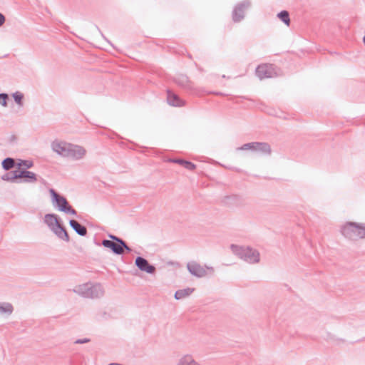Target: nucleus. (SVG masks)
<instances>
[{
	"label": "nucleus",
	"mask_w": 365,
	"mask_h": 365,
	"mask_svg": "<svg viewBox=\"0 0 365 365\" xmlns=\"http://www.w3.org/2000/svg\"><path fill=\"white\" fill-rule=\"evenodd\" d=\"M72 291L76 294L87 299H96L103 297L105 290L100 283L86 282L76 286Z\"/></svg>",
	"instance_id": "nucleus-1"
},
{
	"label": "nucleus",
	"mask_w": 365,
	"mask_h": 365,
	"mask_svg": "<svg viewBox=\"0 0 365 365\" xmlns=\"http://www.w3.org/2000/svg\"><path fill=\"white\" fill-rule=\"evenodd\" d=\"M341 235L352 241L365 238V223L346 222L341 226Z\"/></svg>",
	"instance_id": "nucleus-2"
},
{
	"label": "nucleus",
	"mask_w": 365,
	"mask_h": 365,
	"mask_svg": "<svg viewBox=\"0 0 365 365\" xmlns=\"http://www.w3.org/2000/svg\"><path fill=\"white\" fill-rule=\"evenodd\" d=\"M44 222L59 239L69 242V235L57 215L53 213L45 215Z\"/></svg>",
	"instance_id": "nucleus-3"
},
{
	"label": "nucleus",
	"mask_w": 365,
	"mask_h": 365,
	"mask_svg": "<svg viewBox=\"0 0 365 365\" xmlns=\"http://www.w3.org/2000/svg\"><path fill=\"white\" fill-rule=\"evenodd\" d=\"M230 249L234 255L249 264H257L260 261L259 251L252 247L231 245Z\"/></svg>",
	"instance_id": "nucleus-4"
},
{
	"label": "nucleus",
	"mask_w": 365,
	"mask_h": 365,
	"mask_svg": "<svg viewBox=\"0 0 365 365\" xmlns=\"http://www.w3.org/2000/svg\"><path fill=\"white\" fill-rule=\"evenodd\" d=\"M49 192L51 194L52 204L58 211L76 215V211L69 205L67 199L64 196L56 192L53 188L49 190Z\"/></svg>",
	"instance_id": "nucleus-5"
},
{
	"label": "nucleus",
	"mask_w": 365,
	"mask_h": 365,
	"mask_svg": "<svg viewBox=\"0 0 365 365\" xmlns=\"http://www.w3.org/2000/svg\"><path fill=\"white\" fill-rule=\"evenodd\" d=\"M187 269L189 272L197 278H202L214 273V268L210 266H202L195 261L189 262L187 264Z\"/></svg>",
	"instance_id": "nucleus-6"
},
{
	"label": "nucleus",
	"mask_w": 365,
	"mask_h": 365,
	"mask_svg": "<svg viewBox=\"0 0 365 365\" xmlns=\"http://www.w3.org/2000/svg\"><path fill=\"white\" fill-rule=\"evenodd\" d=\"M67 151L68 152L65 158L73 161L83 160L87 153V150L84 147L71 143Z\"/></svg>",
	"instance_id": "nucleus-7"
},
{
	"label": "nucleus",
	"mask_w": 365,
	"mask_h": 365,
	"mask_svg": "<svg viewBox=\"0 0 365 365\" xmlns=\"http://www.w3.org/2000/svg\"><path fill=\"white\" fill-rule=\"evenodd\" d=\"M255 72L259 79L273 78L278 75L277 67L273 64H261L257 67Z\"/></svg>",
	"instance_id": "nucleus-8"
},
{
	"label": "nucleus",
	"mask_w": 365,
	"mask_h": 365,
	"mask_svg": "<svg viewBox=\"0 0 365 365\" xmlns=\"http://www.w3.org/2000/svg\"><path fill=\"white\" fill-rule=\"evenodd\" d=\"M71 143L61 139H55L51 143V149L57 155L65 158Z\"/></svg>",
	"instance_id": "nucleus-9"
},
{
	"label": "nucleus",
	"mask_w": 365,
	"mask_h": 365,
	"mask_svg": "<svg viewBox=\"0 0 365 365\" xmlns=\"http://www.w3.org/2000/svg\"><path fill=\"white\" fill-rule=\"evenodd\" d=\"M250 6V2L248 0H245L234 8L232 11V19L235 22H240L245 17V11Z\"/></svg>",
	"instance_id": "nucleus-10"
},
{
	"label": "nucleus",
	"mask_w": 365,
	"mask_h": 365,
	"mask_svg": "<svg viewBox=\"0 0 365 365\" xmlns=\"http://www.w3.org/2000/svg\"><path fill=\"white\" fill-rule=\"evenodd\" d=\"M18 183H34L37 181V175L26 169L17 170Z\"/></svg>",
	"instance_id": "nucleus-11"
},
{
	"label": "nucleus",
	"mask_w": 365,
	"mask_h": 365,
	"mask_svg": "<svg viewBox=\"0 0 365 365\" xmlns=\"http://www.w3.org/2000/svg\"><path fill=\"white\" fill-rule=\"evenodd\" d=\"M135 266L143 272L153 274L156 271L155 266L150 264L148 261L143 257H137L135 260Z\"/></svg>",
	"instance_id": "nucleus-12"
},
{
	"label": "nucleus",
	"mask_w": 365,
	"mask_h": 365,
	"mask_svg": "<svg viewBox=\"0 0 365 365\" xmlns=\"http://www.w3.org/2000/svg\"><path fill=\"white\" fill-rule=\"evenodd\" d=\"M102 245L106 248H109L114 254L120 255L123 254L125 250L120 244L113 242L110 240H103L101 242Z\"/></svg>",
	"instance_id": "nucleus-13"
},
{
	"label": "nucleus",
	"mask_w": 365,
	"mask_h": 365,
	"mask_svg": "<svg viewBox=\"0 0 365 365\" xmlns=\"http://www.w3.org/2000/svg\"><path fill=\"white\" fill-rule=\"evenodd\" d=\"M175 365H201V364L195 360L192 354H185L180 356Z\"/></svg>",
	"instance_id": "nucleus-14"
},
{
	"label": "nucleus",
	"mask_w": 365,
	"mask_h": 365,
	"mask_svg": "<svg viewBox=\"0 0 365 365\" xmlns=\"http://www.w3.org/2000/svg\"><path fill=\"white\" fill-rule=\"evenodd\" d=\"M253 152L260 153L262 155H270L272 149L270 145L267 143L254 142Z\"/></svg>",
	"instance_id": "nucleus-15"
},
{
	"label": "nucleus",
	"mask_w": 365,
	"mask_h": 365,
	"mask_svg": "<svg viewBox=\"0 0 365 365\" xmlns=\"http://www.w3.org/2000/svg\"><path fill=\"white\" fill-rule=\"evenodd\" d=\"M167 101L168 104L172 106L180 107L185 104L184 101L170 91H168L167 92Z\"/></svg>",
	"instance_id": "nucleus-16"
},
{
	"label": "nucleus",
	"mask_w": 365,
	"mask_h": 365,
	"mask_svg": "<svg viewBox=\"0 0 365 365\" xmlns=\"http://www.w3.org/2000/svg\"><path fill=\"white\" fill-rule=\"evenodd\" d=\"M69 225L72 229L80 236L84 237L87 235V228L80 224L76 220H70Z\"/></svg>",
	"instance_id": "nucleus-17"
},
{
	"label": "nucleus",
	"mask_w": 365,
	"mask_h": 365,
	"mask_svg": "<svg viewBox=\"0 0 365 365\" xmlns=\"http://www.w3.org/2000/svg\"><path fill=\"white\" fill-rule=\"evenodd\" d=\"M195 289L194 288H185L182 289H178L175 293V299L177 300L185 299L187 297H189L193 292Z\"/></svg>",
	"instance_id": "nucleus-18"
},
{
	"label": "nucleus",
	"mask_w": 365,
	"mask_h": 365,
	"mask_svg": "<svg viewBox=\"0 0 365 365\" xmlns=\"http://www.w3.org/2000/svg\"><path fill=\"white\" fill-rule=\"evenodd\" d=\"M174 81L178 85H179L181 87H190V81L188 79V77L185 75L180 74L175 78Z\"/></svg>",
	"instance_id": "nucleus-19"
},
{
	"label": "nucleus",
	"mask_w": 365,
	"mask_h": 365,
	"mask_svg": "<svg viewBox=\"0 0 365 365\" xmlns=\"http://www.w3.org/2000/svg\"><path fill=\"white\" fill-rule=\"evenodd\" d=\"M1 179L4 181L18 183L19 180L17 170L3 175L1 176Z\"/></svg>",
	"instance_id": "nucleus-20"
},
{
	"label": "nucleus",
	"mask_w": 365,
	"mask_h": 365,
	"mask_svg": "<svg viewBox=\"0 0 365 365\" xmlns=\"http://www.w3.org/2000/svg\"><path fill=\"white\" fill-rule=\"evenodd\" d=\"M108 237L110 239V240L120 244L123 247H124L125 251H127L128 252H131V248L128 247L126 242L121 238L112 234H109Z\"/></svg>",
	"instance_id": "nucleus-21"
},
{
	"label": "nucleus",
	"mask_w": 365,
	"mask_h": 365,
	"mask_svg": "<svg viewBox=\"0 0 365 365\" xmlns=\"http://www.w3.org/2000/svg\"><path fill=\"white\" fill-rule=\"evenodd\" d=\"M1 166L4 170H9L15 166V160L11 158H6L2 160Z\"/></svg>",
	"instance_id": "nucleus-22"
},
{
	"label": "nucleus",
	"mask_w": 365,
	"mask_h": 365,
	"mask_svg": "<svg viewBox=\"0 0 365 365\" xmlns=\"http://www.w3.org/2000/svg\"><path fill=\"white\" fill-rule=\"evenodd\" d=\"M277 17L287 26L290 24L289 14L287 11L283 10L277 14Z\"/></svg>",
	"instance_id": "nucleus-23"
},
{
	"label": "nucleus",
	"mask_w": 365,
	"mask_h": 365,
	"mask_svg": "<svg viewBox=\"0 0 365 365\" xmlns=\"http://www.w3.org/2000/svg\"><path fill=\"white\" fill-rule=\"evenodd\" d=\"M13 312V307L9 303H0V314H11Z\"/></svg>",
	"instance_id": "nucleus-24"
},
{
	"label": "nucleus",
	"mask_w": 365,
	"mask_h": 365,
	"mask_svg": "<svg viewBox=\"0 0 365 365\" xmlns=\"http://www.w3.org/2000/svg\"><path fill=\"white\" fill-rule=\"evenodd\" d=\"M12 97L14 101L16 103V104H18L19 107H22L24 106V94L22 93L16 91L12 94Z\"/></svg>",
	"instance_id": "nucleus-25"
},
{
	"label": "nucleus",
	"mask_w": 365,
	"mask_h": 365,
	"mask_svg": "<svg viewBox=\"0 0 365 365\" xmlns=\"http://www.w3.org/2000/svg\"><path fill=\"white\" fill-rule=\"evenodd\" d=\"M34 166V163L31 160H19V162L17 163V167L19 168H24V169H29Z\"/></svg>",
	"instance_id": "nucleus-26"
},
{
	"label": "nucleus",
	"mask_w": 365,
	"mask_h": 365,
	"mask_svg": "<svg viewBox=\"0 0 365 365\" xmlns=\"http://www.w3.org/2000/svg\"><path fill=\"white\" fill-rule=\"evenodd\" d=\"M254 142L248 143L242 145L241 147L237 148V150H251L253 151Z\"/></svg>",
	"instance_id": "nucleus-27"
},
{
	"label": "nucleus",
	"mask_w": 365,
	"mask_h": 365,
	"mask_svg": "<svg viewBox=\"0 0 365 365\" xmlns=\"http://www.w3.org/2000/svg\"><path fill=\"white\" fill-rule=\"evenodd\" d=\"M9 99V95L7 93H0V104L4 107L7 106V101Z\"/></svg>",
	"instance_id": "nucleus-28"
},
{
	"label": "nucleus",
	"mask_w": 365,
	"mask_h": 365,
	"mask_svg": "<svg viewBox=\"0 0 365 365\" xmlns=\"http://www.w3.org/2000/svg\"><path fill=\"white\" fill-rule=\"evenodd\" d=\"M182 166L189 170H193L196 168V165L194 163L187 160H185Z\"/></svg>",
	"instance_id": "nucleus-29"
},
{
	"label": "nucleus",
	"mask_w": 365,
	"mask_h": 365,
	"mask_svg": "<svg viewBox=\"0 0 365 365\" xmlns=\"http://www.w3.org/2000/svg\"><path fill=\"white\" fill-rule=\"evenodd\" d=\"M91 341V339L89 338H83V339H76L75 341H74V344H86V343H88Z\"/></svg>",
	"instance_id": "nucleus-30"
},
{
	"label": "nucleus",
	"mask_w": 365,
	"mask_h": 365,
	"mask_svg": "<svg viewBox=\"0 0 365 365\" xmlns=\"http://www.w3.org/2000/svg\"><path fill=\"white\" fill-rule=\"evenodd\" d=\"M169 161L183 165L185 160L179 159V158H173V159H170Z\"/></svg>",
	"instance_id": "nucleus-31"
},
{
	"label": "nucleus",
	"mask_w": 365,
	"mask_h": 365,
	"mask_svg": "<svg viewBox=\"0 0 365 365\" xmlns=\"http://www.w3.org/2000/svg\"><path fill=\"white\" fill-rule=\"evenodd\" d=\"M5 21V16L1 13H0V26L4 24Z\"/></svg>",
	"instance_id": "nucleus-32"
},
{
	"label": "nucleus",
	"mask_w": 365,
	"mask_h": 365,
	"mask_svg": "<svg viewBox=\"0 0 365 365\" xmlns=\"http://www.w3.org/2000/svg\"><path fill=\"white\" fill-rule=\"evenodd\" d=\"M108 365H123V364H118V363H111Z\"/></svg>",
	"instance_id": "nucleus-33"
}]
</instances>
